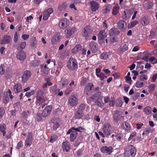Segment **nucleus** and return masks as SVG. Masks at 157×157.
Masks as SVG:
<instances>
[{
    "mask_svg": "<svg viewBox=\"0 0 157 157\" xmlns=\"http://www.w3.org/2000/svg\"><path fill=\"white\" fill-rule=\"evenodd\" d=\"M89 47L90 49L93 52H95L98 49L97 44L93 41L90 44Z\"/></svg>",
    "mask_w": 157,
    "mask_h": 157,
    "instance_id": "obj_21",
    "label": "nucleus"
},
{
    "mask_svg": "<svg viewBox=\"0 0 157 157\" xmlns=\"http://www.w3.org/2000/svg\"><path fill=\"white\" fill-rule=\"evenodd\" d=\"M112 6L110 4H108L106 5L102 10L103 14H105L108 13L110 11L111 9Z\"/></svg>",
    "mask_w": 157,
    "mask_h": 157,
    "instance_id": "obj_28",
    "label": "nucleus"
},
{
    "mask_svg": "<svg viewBox=\"0 0 157 157\" xmlns=\"http://www.w3.org/2000/svg\"><path fill=\"white\" fill-rule=\"evenodd\" d=\"M70 136V139L71 141H73L77 136V133L75 131H71Z\"/></svg>",
    "mask_w": 157,
    "mask_h": 157,
    "instance_id": "obj_34",
    "label": "nucleus"
},
{
    "mask_svg": "<svg viewBox=\"0 0 157 157\" xmlns=\"http://www.w3.org/2000/svg\"><path fill=\"white\" fill-rule=\"evenodd\" d=\"M88 89L90 92L91 91L93 88V85L92 83H88L85 86Z\"/></svg>",
    "mask_w": 157,
    "mask_h": 157,
    "instance_id": "obj_43",
    "label": "nucleus"
},
{
    "mask_svg": "<svg viewBox=\"0 0 157 157\" xmlns=\"http://www.w3.org/2000/svg\"><path fill=\"white\" fill-rule=\"evenodd\" d=\"M85 104H81L79 106L78 110L82 112L85 108Z\"/></svg>",
    "mask_w": 157,
    "mask_h": 157,
    "instance_id": "obj_50",
    "label": "nucleus"
},
{
    "mask_svg": "<svg viewBox=\"0 0 157 157\" xmlns=\"http://www.w3.org/2000/svg\"><path fill=\"white\" fill-rule=\"evenodd\" d=\"M143 111L146 114L149 115L151 113V107L149 106H146L144 108Z\"/></svg>",
    "mask_w": 157,
    "mask_h": 157,
    "instance_id": "obj_30",
    "label": "nucleus"
},
{
    "mask_svg": "<svg viewBox=\"0 0 157 157\" xmlns=\"http://www.w3.org/2000/svg\"><path fill=\"white\" fill-rule=\"evenodd\" d=\"M91 9L93 11H95L99 8L98 4L94 1L91 2L90 3Z\"/></svg>",
    "mask_w": 157,
    "mask_h": 157,
    "instance_id": "obj_24",
    "label": "nucleus"
},
{
    "mask_svg": "<svg viewBox=\"0 0 157 157\" xmlns=\"http://www.w3.org/2000/svg\"><path fill=\"white\" fill-rule=\"evenodd\" d=\"M120 7L119 6H114L112 9V14L114 15H116L119 12V10Z\"/></svg>",
    "mask_w": 157,
    "mask_h": 157,
    "instance_id": "obj_32",
    "label": "nucleus"
},
{
    "mask_svg": "<svg viewBox=\"0 0 157 157\" xmlns=\"http://www.w3.org/2000/svg\"><path fill=\"white\" fill-rule=\"evenodd\" d=\"M53 11V10L51 8L48 9L44 11L43 16V19L44 20H47L50 16V14L52 13Z\"/></svg>",
    "mask_w": 157,
    "mask_h": 157,
    "instance_id": "obj_11",
    "label": "nucleus"
},
{
    "mask_svg": "<svg viewBox=\"0 0 157 157\" xmlns=\"http://www.w3.org/2000/svg\"><path fill=\"white\" fill-rule=\"evenodd\" d=\"M19 35L17 32H16L14 35L13 41L14 42H16L18 40Z\"/></svg>",
    "mask_w": 157,
    "mask_h": 157,
    "instance_id": "obj_54",
    "label": "nucleus"
},
{
    "mask_svg": "<svg viewBox=\"0 0 157 157\" xmlns=\"http://www.w3.org/2000/svg\"><path fill=\"white\" fill-rule=\"evenodd\" d=\"M144 85L143 82L141 81H138L136 83V87L141 88Z\"/></svg>",
    "mask_w": 157,
    "mask_h": 157,
    "instance_id": "obj_45",
    "label": "nucleus"
},
{
    "mask_svg": "<svg viewBox=\"0 0 157 157\" xmlns=\"http://www.w3.org/2000/svg\"><path fill=\"white\" fill-rule=\"evenodd\" d=\"M11 40L10 37L7 35H5L3 37V39L1 42V44H9Z\"/></svg>",
    "mask_w": 157,
    "mask_h": 157,
    "instance_id": "obj_23",
    "label": "nucleus"
},
{
    "mask_svg": "<svg viewBox=\"0 0 157 157\" xmlns=\"http://www.w3.org/2000/svg\"><path fill=\"white\" fill-rule=\"evenodd\" d=\"M29 114V110H27L26 111H23L21 115L23 118H26Z\"/></svg>",
    "mask_w": 157,
    "mask_h": 157,
    "instance_id": "obj_48",
    "label": "nucleus"
},
{
    "mask_svg": "<svg viewBox=\"0 0 157 157\" xmlns=\"http://www.w3.org/2000/svg\"><path fill=\"white\" fill-rule=\"evenodd\" d=\"M68 84V82L67 80H64L61 81V85L63 86H66Z\"/></svg>",
    "mask_w": 157,
    "mask_h": 157,
    "instance_id": "obj_61",
    "label": "nucleus"
},
{
    "mask_svg": "<svg viewBox=\"0 0 157 157\" xmlns=\"http://www.w3.org/2000/svg\"><path fill=\"white\" fill-rule=\"evenodd\" d=\"M92 32L90 27L87 26L82 30V35L85 39H87L91 35Z\"/></svg>",
    "mask_w": 157,
    "mask_h": 157,
    "instance_id": "obj_4",
    "label": "nucleus"
},
{
    "mask_svg": "<svg viewBox=\"0 0 157 157\" xmlns=\"http://www.w3.org/2000/svg\"><path fill=\"white\" fill-rule=\"evenodd\" d=\"M81 48L82 46L80 44L77 45L72 49L71 52L73 54L76 53L80 51Z\"/></svg>",
    "mask_w": 157,
    "mask_h": 157,
    "instance_id": "obj_29",
    "label": "nucleus"
},
{
    "mask_svg": "<svg viewBox=\"0 0 157 157\" xmlns=\"http://www.w3.org/2000/svg\"><path fill=\"white\" fill-rule=\"evenodd\" d=\"M68 103L71 106H74L76 105L78 103V96L75 94H71L68 99Z\"/></svg>",
    "mask_w": 157,
    "mask_h": 157,
    "instance_id": "obj_3",
    "label": "nucleus"
},
{
    "mask_svg": "<svg viewBox=\"0 0 157 157\" xmlns=\"http://www.w3.org/2000/svg\"><path fill=\"white\" fill-rule=\"evenodd\" d=\"M121 117L122 116L121 115L119 111L116 110L115 111L113 115V121L115 122H117Z\"/></svg>",
    "mask_w": 157,
    "mask_h": 157,
    "instance_id": "obj_13",
    "label": "nucleus"
},
{
    "mask_svg": "<svg viewBox=\"0 0 157 157\" xmlns=\"http://www.w3.org/2000/svg\"><path fill=\"white\" fill-rule=\"evenodd\" d=\"M76 30L75 27H68L64 30L66 37L68 38L70 37Z\"/></svg>",
    "mask_w": 157,
    "mask_h": 157,
    "instance_id": "obj_7",
    "label": "nucleus"
},
{
    "mask_svg": "<svg viewBox=\"0 0 157 157\" xmlns=\"http://www.w3.org/2000/svg\"><path fill=\"white\" fill-rule=\"evenodd\" d=\"M60 119L59 118H53L52 120V122L54 124L53 128L54 130H56L59 126Z\"/></svg>",
    "mask_w": 157,
    "mask_h": 157,
    "instance_id": "obj_19",
    "label": "nucleus"
},
{
    "mask_svg": "<svg viewBox=\"0 0 157 157\" xmlns=\"http://www.w3.org/2000/svg\"><path fill=\"white\" fill-rule=\"evenodd\" d=\"M140 79L142 81L147 80V76L144 74H142L140 76Z\"/></svg>",
    "mask_w": 157,
    "mask_h": 157,
    "instance_id": "obj_53",
    "label": "nucleus"
},
{
    "mask_svg": "<svg viewBox=\"0 0 157 157\" xmlns=\"http://www.w3.org/2000/svg\"><path fill=\"white\" fill-rule=\"evenodd\" d=\"M117 26L121 30L124 31L126 28V24L124 21L121 20L118 22Z\"/></svg>",
    "mask_w": 157,
    "mask_h": 157,
    "instance_id": "obj_17",
    "label": "nucleus"
},
{
    "mask_svg": "<svg viewBox=\"0 0 157 157\" xmlns=\"http://www.w3.org/2000/svg\"><path fill=\"white\" fill-rule=\"evenodd\" d=\"M56 139L57 136L56 135H52L51 136V138L50 140V141L52 143H53L56 140Z\"/></svg>",
    "mask_w": 157,
    "mask_h": 157,
    "instance_id": "obj_56",
    "label": "nucleus"
},
{
    "mask_svg": "<svg viewBox=\"0 0 157 157\" xmlns=\"http://www.w3.org/2000/svg\"><path fill=\"white\" fill-rule=\"evenodd\" d=\"M149 60L150 62H152L155 61L154 63L156 64L157 63V59L155 57H151L149 59Z\"/></svg>",
    "mask_w": 157,
    "mask_h": 157,
    "instance_id": "obj_58",
    "label": "nucleus"
},
{
    "mask_svg": "<svg viewBox=\"0 0 157 157\" xmlns=\"http://www.w3.org/2000/svg\"><path fill=\"white\" fill-rule=\"evenodd\" d=\"M136 133L135 132H133L132 133H131L128 138V141H130L131 140H133L134 139L135 137L136 136Z\"/></svg>",
    "mask_w": 157,
    "mask_h": 157,
    "instance_id": "obj_51",
    "label": "nucleus"
},
{
    "mask_svg": "<svg viewBox=\"0 0 157 157\" xmlns=\"http://www.w3.org/2000/svg\"><path fill=\"white\" fill-rule=\"evenodd\" d=\"M62 147L63 150L68 152L71 149V146L68 141H66L62 143Z\"/></svg>",
    "mask_w": 157,
    "mask_h": 157,
    "instance_id": "obj_22",
    "label": "nucleus"
},
{
    "mask_svg": "<svg viewBox=\"0 0 157 157\" xmlns=\"http://www.w3.org/2000/svg\"><path fill=\"white\" fill-rule=\"evenodd\" d=\"M83 116L82 112L78 110L75 114V117L76 118L81 119Z\"/></svg>",
    "mask_w": 157,
    "mask_h": 157,
    "instance_id": "obj_37",
    "label": "nucleus"
},
{
    "mask_svg": "<svg viewBox=\"0 0 157 157\" xmlns=\"http://www.w3.org/2000/svg\"><path fill=\"white\" fill-rule=\"evenodd\" d=\"M5 111L3 107H2L0 108V118H2L4 115Z\"/></svg>",
    "mask_w": 157,
    "mask_h": 157,
    "instance_id": "obj_49",
    "label": "nucleus"
},
{
    "mask_svg": "<svg viewBox=\"0 0 157 157\" xmlns=\"http://www.w3.org/2000/svg\"><path fill=\"white\" fill-rule=\"evenodd\" d=\"M157 78V74H154L151 78V81L152 82H154Z\"/></svg>",
    "mask_w": 157,
    "mask_h": 157,
    "instance_id": "obj_59",
    "label": "nucleus"
},
{
    "mask_svg": "<svg viewBox=\"0 0 157 157\" xmlns=\"http://www.w3.org/2000/svg\"><path fill=\"white\" fill-rule=\"evenodd\" d=\"M153 5V4L152 2H147V3L144 5V6L146 9H148L151 8Z\"/></svg>",
    "mask_w": 157,
    "mask_h": 157,
    "instance_id": "obj_39",
    "label": "nucleus"
},
{
    "mask_svg": "<svg viewBox=\"0 0 157 157\" xmlns=\"http://www.w3.org/2000/svg\"><path fill=\"white\" fill-rule=\"evenodd\" d=\"M31 72L29 71H24L22 77V81L24 82H26L31 76Z\"/></svg>",
    "mask_w": 157,
    "mask_h": 157,
    "instance_id": "obj_15",
    "label": "nucleus"
},
{
    "mask_svg": "<svg viewBox=\"0 0 157 157\" xmlns=\"http://www.w3.org/2000/svg\"><path fill=\"white\" fill-rule=\"evenodd\" d=\"M32 136L31 134H30L28 136L26 139L25 144V145L29 147L32 144Z\"/></svg>",
    "mask_w": 157,
    "mask_h": 157,
    "instance_id": "obj_26",
    "label": "nucleus"
},
{
    "mask_svg": "<svg viewBox=\"0 0 157 157\" xmlns=\"http://www.w3.org/2000/svg\"><path fill=\"white\" fill-rule=\"evenodd\" d=\"M36 102L39 105L42 104L45 101V99L43 95V91L40 90L37 92L36 97Z\"/></svg>",
    "mask_w": 157,
    "mask_h": 157,
    "instance_id": "obj_6",
    "label": "nucleus"
},
{
    "mask_svg": "<svg viewBox=\"0 0 157 157\" xmlns=\"http://www.w3.org/2000/svg\"><path fill=\"white\" fill-rule=\"evenodd\" d=\"M98 36L99 42H103L104 41L105 38L107 37V35L105 31L101 30L99 32Z\"/></svg>",
    "mask_w": 157,
    "mask_h": 157,
    "instance_id": "obj_10",
    "label": "nucleus"
},
{
    "mask_svg": "<svg viewBox=\"0 0 157 157\" xmlns=\"http://www.w3.org/2000/svg\"><path fill=\"white\" fill-rule=\"evenodd\" d=\"M26 45V42H22L21 44L19 45L17 48V49L18 50H23L25 48Z\"/></svg>",
    "mask_w": 157,
    "mask_h": 157,
    "instance_id": "obj_36",
    "label": "nucleus"
},
{
    "mask_svg": "<svg viewBox=\"0 0 157 157\" xmlns=\"http://www.w3.org/2000/svg\"><path fill=\"white\" fill-rule=\"evenodd\" d=\"M97 76L100 78L101 80H103L107 78V76L105 75L104 74L101 73L97 75Z\"/></svg>",
    "mask_w": 157,
    "mask_h": 157,
    "instance_id": "obj_40",
    "label": "nucleus"
},
{
    "mask_svg": "<svg viewBox=\"0 0 157 157\" xmlns=\"http://www.w3.org/2000/svg\"><path fill=\"white\" fill-rule=\"evenodd\" d=\"M34 94V91L33 90H31L29 92H27L25 94V96L27 97H29L31 95H33Z\"/></svg>",
    "mask_w": 157,
    "mask_h": 157,
    "instance_id": "obj_55",
    "label": "nucleus"
},
{
    "mask_svg": "<svg viewBox=\"0 0 157 157\" xmlns=\"http://www.w3.org/2000/svg\"><path fill=\"white\" fill-rule=\"evenodd\" d=\"M124 154L126 157H133L136 153L135 147L132 145L127 146L124 149Z\"/></svg>",
    "mask_w": 157,
    "mask_h": 157,
    "instance_id": "obj_1",
    "label": "nucleus"
},
{
    "mask_svg": "<svg viewBox=\"0 0 157 157\" xmlns=\"http://www.w3.org/2000/svg\"><path fill=\"white\" fill-rule=\"evenodd\" d=\"M150 43L151 44L153 45L155 47H156L157 46V40H152L150 41Z\"/></svg>",
    "mask_w": 157,
    "mask_h": 157,
    "instance_id": "obj_63",
    "label": "nucleus"
},
{
    "mask_svg": "<svg viewBox=\"0 0 157 157\" xmlns=\"http://www.w3.org/2000/svg\"><path fill=\"white\" fill-rule=\"evenodd\" d=\"M61 39V37L59 33H57L52 37L51 40L52 44H55L57 42H59Z\"/></svg>",
    "mask_w": 157,
    "mask_h": 157,
    "instance_id": "obj_14",
    "label": "nucleus"
},
{
    "mask_svg": "<svg viewBox=\"0 0 157 157\" xmlns=\"http://www.w3.org/2000/svg\"><path fill=\"white\" fill-rule=\"evenodd\" d=\"M67 7V5L66 3H63L61 6H59L58 9L59 11H62L64 10Z\"/></svg>",
    "mask_w": 157,
    "mask_h": 157,
    "instance_id": "obj_46",
    "label": "nucleus"
},
{
    "mask_svg": "<svg viewBox=\"0 0 157 157\" xmlns=\"http://www.w3.org/2000/svg\"><path fill=\"white\" fill-rule=\"evenodd\" d=\"M118 41V39L116 37H115L113 36H110V40H109L110 43L111 44H113L115 42H117Z\"/></svg>",
    "mask_w": 157,
    "mask_h": 157,
    "instance_id": "obj_35",
    "label": "nucleus"
},
{
    "mask_svg": "<svg viewBox=\"0 0 157 157\" xmlns=\"http://www.w3.org/2000/svg\"><path fill=\"white\" fill-rule=\"evenodd\" d=\"M121 50L122 51L124 52L127 50L128 49V45L126 44H124L121 48Z\"/></svg>",
    "mask_w": 157,
    "mask_h": 157,
    "instance_id": "obj_57",
    "label": "nucleus"
},
{
    "mask_svg": "<svg viewBox=\"0 0 157 157\" xmlns=\"http://www.w3.org/2000/svg\"><path fill=\"white\" fill-rule=\"evenodd\" d=\"M138 21H132L128 24V26L129 28H132L136 24H138Z\"/></svg>",
    "mask_w": 157,
    "mask_h": 157,
    "instance_id": "obj_44",
    "label": "nucleus"
},
{
    "mask_svg": "<svg viewBox=\"0 0 157 157\" xmlns=\"http://www.w3.org/2000/svg\"><path fill=\"white\" fill-rule=\"evenodd\" d=\"M5 72V67L2 64L0 66V73L3 75Z\"/></svg>",
    "mask_w": 157,
    "mask_h": 157,
    "instance_id": "obj_52",
    "label": "nucleus"
},
{
    "mask_svg": "<svg viewBox=\"0 0 157 157\" xmlns=\"http://www.w3.org/2000/svg\"><path fill=\"white\" fill-rule=\"evenodd\" d=\"M111 126L108 123L105 124L102 128V131L105 136H110L111 133Z\"/></svg>",
    "mask_w": 157,
    "mask_h": 157,
    "instance_id": "obj_5",
    "label": "nucleus"
},
{
    "mask_svg": "<svg viewBox=\"0 0 157 157\" xmlns=\"http://www.w3.org/2000/svg\"><path fill=\"white\" fill-rule=\"evenodd\" d=\"M100 150L102 153L109 154L112 152V147L111 146H103L101 148Z\"/></svg>",
    "mask_w": 157,
    "mask_h": 157,
    "instance_id": "obj_12",
    "label": "nucleus"
},
{
    "mask_svg": "<svg viewBox=\"0 0 157 157\" xmlns=\"http://www.w3.org/2000/svg\"><path fill=\"white\" fill-rule=\"evenodd\" d=\"M52 109V107L51 105L46 106L43 110L42 113V116L44 117H48L50 114Z\"/></svg>",
    "mask_w": 157,
    "mask_h": 157,
    "instance_id": "obj_8",
    "label": "nucleus"
},
{
    "mask_svg": "<svg viewBox=\"0 0 157 157\" xmlns=\"http://www.w3.org/2000/svg\"><path fill=\"white\" fill-rule=\"evenodd\" d=\"M152 130L150 128H147L145 129L142 134L143 135H147L150 132L152 133Z\"/></svg>",
    "mask_w": 157,
    "mask_h": 157,
    "instance_id": "obj_41",
    "label": "nucleus"
},
{
    "mask_svg": "<svg viewBox=\"0 0 157 157\" xmlns=\"http://www.w3.org/2000/svg\"><path fill=\"white\" fill-rule=\"evenodd\" d=\"M6 128V126L5 124H3L0 125V131L2 132L3 136H5L6 135V132L5 131Z\"/></svg>",
    "mask_w": 157,
    "mask_h": 157,
    "instance_id": "obj_33",
    "label": "nucleus"
},
{
    "mask_svg": "<svg viewBox=\"0 0 157 157\" xmlns=\"http://www.w3.org/2000/svg\"><path fill=\"white\" fill-rule=\"evenodd\" d=\"M56 86H54L51 87L50 89V92L52 93H54L55 92L56 89Z\"/></svg>",
    "mask_w": 157,
    "mask_h": 157,
    "instance_id": "obj_64",
    "label": "nucleus"
},
{
    "mask_svg": "<svg viewBox=\"0 0 157 157\" xmlns=\"http://www.w3.org/2000/svg\"><path fill=\"white\" fill-rule=\"evenodd\" d=\"M72 130H75V131L76 132L77 131H78L79 132H81L79 130L78 128H75L74 127H72L71 129H69L68 130V131L67 132V134H70Z\"/></svg>",
    "mask_w": 157,
    "mask_h": 157,
    "instance_id": "obj_47",
    "label": "nucleus"
},
{
    "mask_svg": "<svg viewBox=\"0 0 157 157\" xmlns=\"http://www.w3.org/2000/svg\"><path fill=\"white\" fill-rule=\"evenodd\" d=\"M121 129L126 132L131 129V126L128 123L125 122L122 124Z\"/></svg>",
    "mask_w": 157,
    "mask_h": 157,
    "instance_id": "obj_20",
    "label": "nucleus"
},
{
    "mask_svg": "<svg viewBox=\"0 0 157 157\" xmlns=\"http://www.w3.org/2000/svg\"><path fill=\"white\" fill-rule=\"evenodd\" d=\"M16 57L18 59L20 60H23L25 59L26 55L24 51H21L17 53Z\"/></svg>",
    "mask_w": 157,
    "mask_h": 157,
    "instance_id": "obj_18",
    "label": "nucleus"
},
{
    "mask_svg": "<svg viewBox=\"0 0 157 157\" xmlns=\"http://www.w3.org/2000/svg\"><path fill=\"white\" fill-rule=\"evenodd\" d=\"M29 37V36L28 35L24 34L22 35L21 36V38L24 40H26Z\"/></svg>",
    "mask_w": 157,
    "mask_h": 157,
    "instance_id": "obj_60",
    "label": "nucleus"
},
{
    "mask_svg": "<svg viewBox=\"0 0 157 157\" xmlns=\"http://www.w3.org/2000/svg\"><path fill=\"white\" fill-rule=\"evenodd\" d=\"M155 84H152L149 85V89L151 91H153L155 90Z\"/></svg>",
    "mask_w": 157,
    "mask_h": 157,
    "instance_id": "obj_62",
    "label": "nucleus"
},
{
    "mask_svg": "<svg viewBox=\"0 0 157 157\" xmlns=\"http://www.w3.org/2000/svg\"><path fill=\"white\" fill-rule=\"evenodd\" d=\"M13 89L15 93L20 92L22 89L21 85L19 83L16 84L13 87Z\"/></svg>",
    "mask_w": 157,
    "mask_h": 157,
    "instance_id": "obj_27",
    "label": "nucleus"
},
{
    "mask_svg": "<svg viewBox=\"0 0 157 157\" xmlns=\"http://www.w3.org/2000/svg\"><path fill=\"white\" fill-rule=\"evenodd\" d=\"M150 21V19L148 17L145 16L141 18L140 22L143 25L146 26L149 24Z\"/></svg>",
    "mask_w": 157,
    "mask_h": 157,
    "instance_id": "obj_16",
    "label": "nucleus"
},
{
    "mask_svg": "<svg viewBox=\"0 0 157 157\" xmlns=\"http://www.w3.org/2000/svg\"><path fill=\"white\" fill-rule=\"evenodd\" d=\"M110 55V53L108 52H105L102 53L100 56V58L102 59H108Z\"/></svg>",
    "mask_w": 157,
    "mask_h": 157,
    "instance_id": "obj_31",
    "label": "nucleus"
},
{
    "mask_svg": "<svg viewBox=\"0 0 157 157\" xmlns=\"http://www.w3.org/2000/svg\"><path fill=\"white\" fill-rule=\"evenodd\" d=\"M31 45L33 46H35L37 44V41L35 37H32L31 39Z\"/></svg>",
    "mask_w": 157,
    "mask_h": 157,
    "instance_id": "obj_42",
    "label": "nucleus"
},
{
    "mask_svg": "<svg viewBox=\"0 0 157 157\" xmlns=\"http://www.w3.org/2000/svg\"><path fill=\"white\" fill-rule=\"evenodd\" d=\"M128 10H125L124 11V14L122 16V19L126 20L128 18Z\"/></svg>",
    "mask_w": 157,
    "mask_h": 157,
    "instance_id": "obj_38",
    "label": "nucleus"
},
{
    "mask_svg": "<svg viewBox=\"0 0 157 157\" xmlns=\"http://www.w3.org/2000/svg\"><path fill=\"white\" fill-rule=\"evenodd\" d=\"M59 25L60 28L64 29L69 25V21L66 18H63L60 20Z\"/></svg>",
    "mask_w": 157,
    "mask_h": 157,
    "instance_id": "obj_9",
    "label": "nucleus"
},
{
    "mask_svg": "<svg viewBox=\"0 0 157 157\" xmlns=\"http://www.w3.org/2000/svg\"><path fill=\"white\" fill-rule=\"evenodd\" d=\"M120 33L118 29L115 28H112L109 31V34L110 36L114 35H117Z\"/></svg>",
    "mask_w": 157,
    "mask_h": 157,
    "instance_id": "obj_25",
    "label": "nucleus"
},
{
    "mask_svg": "<svg viewBox=\"0 0 157 157\" xmlns=\"http://www.w3.org/2000/svg\"><path fill=\"white\" fill-rule=\"evenodd\" d=\"M77 63L75 59L70 58L67 62V67L69 70L73 71L77 68Z\"/></svg>",
    "mask_w": 157,
    "mask_h": 157,
    "instance_id": "obj_2",
    "label": "nucleus"
}]
</instances>
